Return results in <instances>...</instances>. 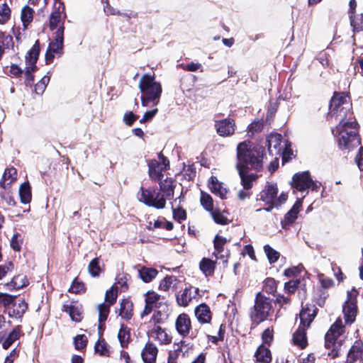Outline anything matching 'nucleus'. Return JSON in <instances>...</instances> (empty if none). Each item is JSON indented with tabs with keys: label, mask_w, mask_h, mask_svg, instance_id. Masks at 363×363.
<instances>
[{
	"label": "nucleus",
	"mask_w": 363,
	"mask_h": 363,
	"mask_svg": "<svg viewBox=\"0 0 363 363\" xmlns=\"http://www.w3.org/2000/svg\"><path fill=\"white\" fill-rule=\"evenodd\" d=\"M138 87L141 92L143 106H157L159 104L162 88L161 84L155 80L154 75L143 74L139 81Z\"/></svg>",
	"instance_id": "obj_3"
},
{
	"label": "nucleus",
	"mask_w": 363,
	"mask_h": 363,
	"mask_svg": "<svg viewBox=\"0 0 363 363\" xmlns=\"http://www.w3.org/2000/svg\"><path fill=\"white\" fill-rule=\"evenodd\" d=\"M311 179L310 173L308 171L297 173L293 177L291 186L298 191H305L310 188Z\"/></svg>",
	"instance_id": "obj_14"
},
{
	"label": "nucleus",
	"mask_w": 363,
	"mask_h": 363,
	"mask_svg": "<svg viewBox=\"0 0 363 363\" xmlns=\"http://www.w3.org/2000/svg\"><path fill=\"white\" fill-rule=\"evenodd\" d=\"M157 112H158V109L157 108H153L150 111H146L144 113L142 118L140 120V123H145L147 121H151L155 117V116L157 114Z\"/></svg>",
	"instance_id": "obj_60"
},
{
	"label": "nucleus",
	"mask_w": 363,
	"mask_h": 363,
	"mask_svg": "<svg viewBox=\"0 0 363 363\" xmlns=\"http://www.w3.org/2000/svg\"><path fill=\"white\" fill-rule=\"evenodd\" d=\"M119 315L123 319L129 320L132 317V303L128 301L123 299L121 302Z\"/></svg>",
	"instance_id": "obj_40"
},
{
	"label": "nucleus",
	"mask_w": 363,
	"mask_h": 363,
	"mask_svg": "<svg viewBox=\"0 0 363 363\" xmlns=\"http://www.w3.org/2000/svg\"><path fill=\"white\" fill-rule=\"evenodd\" d=\"M157 353V347L152 342H148L142 350L141 357L145 363H154Z\"/></svg>",
	"instance_id": "obj_19"
},
{
	"label": "nucleus",
	"mask_w": 363,
	"mask_h": 363,
	"mask_svg": "<svg viewBox=\"0 0 363 363\" xmlns=\"http://www.w3.org/2000/svg\"><path fill=\"white\" fill-rule=\"evenodd\" d=\"M16 298V296L8 294L0 293V305L5 308V311L6 312Z\"/></svg>",
	"instance_id": "obj_42"
},
{
	"label": "nucleus",
	"mask_w": 363,
	"mask_h": 363,
	"mask_svg": "<svg viewBox=\"0 0 363 363\" xmlns=\"http://www.w3.org/2000/svg\"><path fill=\"white\" fill-rule=\"evenodd\" d=\"M278 194L277 184L267 183L264 188L257 195V200H260L267 206L263 208H257V212L264 210L267 212L271 211L275 208V198Z\"/></svg>",
	"instance_id": "obj_7"
},
{
	"label": "nucleus",
	"mask_w": 363,
	"mask_h": 363,
	"mask_svg": "<svg viewBox=\"0 0 363 363\" xmlns=\"http://www.w3.org/2000/svg\"><path fill=\"white\" fill-rule=\"evenodd\" d=\"M137 198L140 202L157 209H163L166 206L165 198L154 188L145 189L142 186Z\"/></svg>",
	"instance_id": "obj_5"
},
{
	"label": "nucleus",
	"mask_w": 363,
	"mask_h": 363,
	"mask_svg": "<svg viewBox=\"0 0 363 363\" xmlns=\"http://www.w3.org/2000/svg\"><path fill=\"white\" fill-rule=\"evenodd\" d=\"M160 296L155 292H148L145 297V306L141 313L142 316L148 315L153 308L159 307Z\"/></svg>",
	"instance_id": "obj_20"
},
{
	"label": "nucleus",
	"mask_w": 363,
	"mask_h": 363,
	"mask_svg": "<svg viewBox=\"0 0 363 363\" xmlns=\"http://www.w3.org/2000/svg\"><path fill=\"white\" fill-rule=\"evenodd\" d=\"M21 335V328L17 326L11 331L7 337L3 340L2 347L4 350H8L16 340H18Z\"/></svg>",
	"instance_id": "obj_35"
},
{
	"label": "nucleus",
	"mask_w": 363,
	"mask_h": 363,
	"mask_svg": "<svg viewBox=\"0 0 363 363\" xmlns=\"http://www.w3.org/2000/svg\"><path fill=\"white\" fill-rule=\"evenodd\" d=\"M138 116L134 114L132 111L125 113L123 116V121L127 125H132L133 123L138 119Z\"/></svg>",
	"instance_id": "obj_62"
},
{
	"label": "nucleus",
	"mask_w": 363,
	"mask_h": 363,
	"mask_svg": "<svg viewBox=\"0 0 363 363\" xmlns=\"http://www.w3.org/2000/svg\"><path fill=\"white\" fill-rule=\"evenodd\" d=\"M55 6L56 10L52 12L50 17V28L54 31L53 35H57L59 33L64 35V18L62 13L64 11L65 7L60 0H55Z\"/></svg>",
	"instance_id": "obj_9"
},
{
	"label": "nucleus",
	"mask_w": 363,
	"mask_h": 363,
	"mask_svg": "<svg viewBox=\"0 0 363 363\" xmlns=\"http://www.w3.org/2000/svg\"><path fill=\"white\" fill-rule=\"evenodd\" d=\"M177 279L174 276L166 277L164 279L160 281V289L167 291L171 288L174 287Z\"/></svg>",
	"instance_id": "obj_46"
},
{
	"label": "nucleus",
	"mask_w": 363,
	"mask_h": 363,
	"mask_svg": "<svg viewBox=\"0 0 363 363\" xmlns=\"http://www.w3.org/2000/svg\"><path fill=\"white\" fill-rule=\"evenodd\" d=\"M355 162L360 171H363V147H360L354 158Z\"/></svg>",
	"instance_id": "obj_64"
},
{
	"label": "nucleus",
	"mask_w": 363,
	"mask_h": 363,
	"mask_svg": "<svg viewBox=\"0 0 363 363\" xmlns=\"http://www.w3.org/2000/svg\"><path fill=\"white\" fill-rule=\"evenodd\" d=\"M40 53V44L39 41L36 40L31 49L27 52L26 55L25 68V83L27 86H32L34 81V76L33 73L37 69L36 62L38 60Z\"/></svg>",
	"instance_id": "obj_6"
},
{
	"label": "nucleus",
	"mask_w": 363,
	"mask_h": 363,
	"mask_svg": "<svg viewBox=\"0 0 363 363\" xmlns=\"http://www.w3.org/2000/svg\"><path fill=\"white\" fill-rule=\"evenodd\" d=\"M11 247L15 251H19L21 248L22 240L19 233H15L11 239Z\"/></svg>",
	"instance_id": "obj_55"
},
{
	"label": "nucleus",
	"mask_w": 363,
	"mask_h": 363,
	"mask_svg": "<svg viewBox=\"0 0 363 363\" xmlns=\"http://www.w3.org/2000/svg\"><path fill=\"white\" fill-rule=\"evenodd\" d=\"M306 329L299 326L293 335L294 344L298 346L301 349L305 348L307 345Z\"/></svg>",
	"instance_id": "obj_31"
},
{
	"label": "nucleus",
	"mask_w": 363,
	"mask_h": 363,
	"mask_svg": "<svg viewBox=\"0 0 363 363\" xmlns=\"http://www.w3.org/2000/svg\"><path fill=\"white\" fill-rule=\"evenodd\" d=\"M50 82V77L45 75L42 79L35 85L34 91L37 94H42L46 89L48 84Z\"/></svg>",
	"instance_id": "obj_48"
},
{
	"label": "nucleus",
	"mask_w": 363,
	"mask_h": 363,
	"mask_svg": "<svg viewBox=\"0 0 363 363\" xmlns=\"http://www.w3.org/2000/svg\"><path fill=\"white\" fill-rule=\"evenodd\" d=\"M147 334L150 338L158 341L160 344L166 345L172 341V337L159 325H154Z\"/></svg>",
	"instance_id": "obj_16"
},
{
	"label": "nucleus",
	"mask_w": 363,
	"mask_h": 363,
	"mask_svg": "<svg viewBox=\"0 0 363 363\" xmlns=\"http://www.w3.org/2000/svg\"><path fill=\"white\" fill-rule=\"evenodd\" d=\"M208 186L213 194L222 199H226L228 191L223 186V184L220 182L216 177L212 176L209 179Z\"/></svg>",
	"instance_id": "obj_22"
},
{
	"label": "nucleus",
	"mask_w": 363,
	"mask_h": 363,
	"mask_svg": "<svg viewBox=\"0 0 363 363\" xmlns=\"http://www.w3.org/2000/svg\"><path fill=\"white\" fill-rule=\"evenodd\" d=\"M264 149L254 146L250 141H244L238 145L236 168L238 171L243 189L238 193L240 200H245L251 195L250 189L257 177L255 174H248L247 169L259 170L262 168Z\"/></svg>",
	"instance_id": "obj_2"
},
{
	"label": "nucleus",
	"mask_w": 363,
	"mask_h": 363,
	"mask_svg": "<svg viewBox=\"0 0 363 363\" xmlns=\"http://www.w3.org/2000/svg\"><path fill=\"white\" fill-rule=\"evenodd\" d=\"M62 311L67 313L73 321L80 322L82 319L81 309L72 304H65L62 306Z\"/></svg>",
	"instance_id": "obj_33"
},
{
	"label": "nucleus",
	"mask_w": 363,
	"mask_h": 363,
	"mask_svg": "<svg viewBox=\"0 0 363 363\" xmlns=\"http://www.w3.org/2000/svg\"><path fill=\"white\" fill-rule=\"evenodd\" d=\"M272 303L269 298L262 295L257 294L255 306L250 313V318L253 323L259 324L266 320L272 313Z\"/></svg>",
	"instance_id": "obj_4"
},
{
	"label": "nucleus",
	"mask_w": 363,
	"mask_h": 363,
	"mask_svg": "<svg viewBox=\"0 0 363 363\" xmlns=\"http://www.w3.org/2000/svg\"><path fill=\"white\" fill-rule=\"evenodd\" d=\"M34 10L28 6H24L21 9V19L24 28L32 22L33 19Z\"/></svg>",
	"instance_id": "obj_38"
},
{
	"label": "nucleus",
	"mask_w": 363,
	"mask_h": 363,
	"mask_svg": "<svg viewBox=\"0 0 363 363\" xmlns=\"http://www.w3.org/2000/svg\"><path fill=\"white\" fill-rule=\"evenodd\" d=\"M299 284L298 280H290L284 285V289L288 293L294 292Z\"/></svg>",
	"instance_id": "obj_63"
},
{
	"label": "nucleus",
	"mask_w": 363,
	"mask_h": 363,
	"mask_svg": "<svg viewBox=\"0 0 363 363\" xmlns=\"http://www.w3.org/2000/svg\"><path fill=\"white\" fill-rule=\"evenodd\" d=\"M256 361L261 363H269L272 360L270 350L264 345H260L255 352Z\"/></svg>",
	"instance_id": "obj_32"
},
{
	"label": "nucleus",
	"mask_w": 363,
	"mask_h": 363,
	"mask_svg": "<svg viewBox=\"0 0 363 363\" xmlns=\"http://www.w3.org/2000/svg\"><path fill=\"white\" fill-rule=\"evenodd\" d=\"M175 327L178 333L182 337L189 335L191 325L189 315L186 313L180 314L175 322Z\"/></svg>",
	"instance_id": "obj_17"
},
{
	"label": "nucleus",
	"mask_w": 363,
	"mask_h": 363,
	"mask_svg": "<svg viewBox=\"0 0 363 363\" xmlns=\"http://www.w3.org/2000/svg\"><path fill=\"white\" fill-rule=\"evenodd\" d=\"M138 272L140 278L145 283L150 282L158 274L157 269L146 267H141L138 269Z\"/></svg>",
	"instance_id": "obj_34"
},
{
	"label": "nucleus",
	"mask_w": 363,
	"mask_h": 363,
	"mask_svg": "<svg viewBox=\"0 0 363 363\" xmlns=\"http://www.w3.org/2000/svg\"><path fill=\"white\" fill-rule=\"evenodd\" d=\"M95 352L100 355H108V349L106 342L104 340H99L95 345Z\"/></svg>",
	"instance_id": "obj_53"
},
{
	"label": "nucleus",
	"mask_w": 363,
	"mask_h": 363,
	"mask_svg": "<svg viewBox=\"0 0 363 363\" xmlns=\"http://www.w3.org/2000/svg\"><path fill=\"white\" fill-rule=\"evenodd\" d=\"M350 24L354 32H359L363 29L362 17H358L350 14Z\"/></svg>",
	"instance_id": "obj_51"
},
{
	"label": "nucleus",
	"mask_w": 363,
	"mask_h": 363,
	"mask_svg": "<svg viewBox=\"0 0 363 363\" xmlns=\"http://www.w3.org/2000/svg\"><path fill=\"white\" fill-rule=\"evenodd\" d=\"M215 268L216 262L208 258H203L199 263V269L206 277L212 275Z\"/></svg>",
	"instance_id": "obj_36"
},
{
	"label": "nucleus",
	"mask_w": 363,
	"mask_h": 363,
	"mask_svg": "<svg viewBox=\"0 0 363 363\" xmlns=\"http://www.w3.org/2000/svg\"><path fill=\"white\" fill-rule=\"evenodd\" d=\"M161 196L165 198V201L171 200L174 197L175 188L174 182L172 179H166L160 183Z\"/></svg>",
	"instance_id": "obj_28"
},
{
	"label": "nucleus",
	"mask_w": 363,
	"mask_h": 363,
	"mask_svg": "<svg viewBox=\"0 0 363 363\" xmlns=\"http://www.w3.org/2000/svg\"><path fill=\"white\" fill-rule=\"evenodd\" d=\"M88 270L89 274L92 277H97L99 275V273L101 272V269L99 264V259L98 258H95L93 260L91 261L88 266Z\"/></svg>",
	"instance_id": "obj_52"
},
{
	"label": "nucleus",
	"mask_w": 363,
	"mask_h": 363,
	"mask_svg": "<svg viewBox=\"0 0 363 363\" xmlns=\"http://www.w3.org/2000/svg\"><path fill=\"white\" fill-rule=\"evenodd\" d=\"M199 289L198 288H193L191 286L186 288L183 293L178 296L177 298L179 305L186 306L191 301L193 298H195L199 294Z\"/></svg>",
	"instance_id": "obj_23"
},
{
	"label": "nucleus",
	"mask_w": 363,
	"mask_h": 363,
	"mask_svg": "<svg viewBox=\"0 0 363 363\" xmlns=\"http://www.w3.org/2000/svg\"><path fill=\"white\" fill-rule=\"evenodd\" d=\"M357 294L358 291L354 288L347 292V299L342 307L345 322L346 324H352L355 320L357 313L356 301Z\"/></svg>",
	"instance_id": "obj_8"
},
{
	"label": "nucleus",
	"mask_w": 363,
	"mask_h": 363,
	"mask_svg": "<svg viewBox=\"0 0 363 363\" xmlns=\"http://www.w3.org/2000/svg\"><path fill=\"white\" fill-rule=\"evenodd\" d=\"M345 329L341 319L338 318L325 334V345L328 349L335 350L337 347V338L344 333Z\"/></svg>",
	"instance_id": "obj_10"
},
{
	"label": "nucleus",
	"mask_w": 363,
	"mask_h": 363,
	"mask_svg": "<svg viewBox=\"0 0 363 363\" xmlns=\"http://www.w3.org/2000/svg\"><path fill=\"white\" fill-rule=\"evenodd\" d=\"M0 43L5 48H12L13 47L12 36L5 33H0Z\"/></svg>",
	"instance_id": "obj_54"
},
{
	"label": "nucleus",
	"mask_w": 363,
	"mask_h": 363,
	"mask_svg": "<svg viewBox=\"0 0 363 363\" xmlns=\"http://www.w3.org/2000/svg\"><path fill=\"white\" fill-rule=\"evenodd\" d=\"M181 196L176 199L174 202H171L173 218L179 223L186 219V212L184 209L180 208Z\"/></svg>",
	"instance_id": "obj_30"
},
{
	"label": "nucleus",
	"mask_w": 363,
	"mask_h": 363,
	"mask_svg": "<svg viewBox=\"0 0 363 363\" xmlns=\"http://www.w3.org/2000/svg\"><path fill=\"white\" fill-rule=\"evenodd\" d=\"M194 313L198 321L201 324L210 323L211 320V311L208 306L206 303H201L196 307Z\"/></svg>",
	"instance_id": "obj_21"
},
{
	"label": "nucleus",
	"mask_w": 363,
	"mask_h": 363,
	"mask_svg": "<svg viewBox=\"0 0 363 363\" xmlns=\"http://www.w3.org/2000/svg\"><path fill=\"white\" fill-rule=\"evenodd\" d=\"M84 290V284L74 279L69 289V292L78 294Z\"/></svg>",
	"instance_id": "obj_59"
},
{
	"label": "nucleus",
	"mask_w": 363,
	"mask_h": 363,
	"mask_svg": "<svg viewBox=\"0 0 363 363\" xmlns=\"http://www.w3.org/2000/svg\"><path fill=\"white\" fill-rule=\"evenodd\" d=\"M148 167L150 177L155 181L160 180L164 171V168L160 162L156 160H152L150 161Z\"/></svg>",
	"instance_id": "obj_27"
},
{
	"label": "nucleus",
	"mask_w": 363,
	"mask_h": 363,
	"mask_svg": "<svg viewBox=\"0 0 363 363\" xmlns=\"http://www.w3.org/2000/svg\"><path fill=\"white\" fill-rule=\"evenodd\" d=\"M264 251L270 264L275 263L278 260V259L280 256L279 252H277V250H274L269 245H265L264 246Z\"/></svg>",
	"instance_id": "obj_44"
},
{
	"label": "nucleus",
	"mask_w": 363,
	"mask_h": 363,
	"mask_svg": "<svg viewBox=\"0 0 363 363\" xmlns=\"http://www.w3.org/2000/svg\"><path fill=\"white\" fill-rule=\"evenodd\" d=\"M360 358L363 363V343L362 341H355L348 352L347 362L352 363Z\"/></svg>",
	"instance_id": "obj_25"
},
{
	"label": "nucleus",
	"mask_w": 363,
	"mask_h": 363,
	"mask_svg": "<svg viewBox=\"0 0 363 363\" xmlns=\"http://www.w3.org/2000/svg\"><path fill=\"white\" fill-rule=\"evenodd\" d=\"M303 198L297 199L292 208L284 216V219L281 220V227L284 229H287L296 220L298 213H299L302 206Z\"/></svg>",
	"instance_id": "obj_15"
},
{
	"label": "nucleus",
	"mask_w": 363,
	"mask_h": 363,
	"mask_svg": "<svg viewBox=\"0 0 363 363\" xmlns=\"http://www.w3.org/2000/svg\"><path fill=\"white\" fill-rule=\"evenodd\" d=\"M168 317V314L167 312L165 311H155L153 315H152V320H154L155 323H161V322H163L164 320H165Z\"/></svg>",
	"instance_id": "obj_61"
},
{
	"label": "nucleus",
	"mask_w": 363,
	"mask_h": 363,
	"mask_svg": "<svg viewBox=\"0 0 363 363\" xmlns=\"http://www.w3.org/2000/svg\"><path fill=\"white\" fill-rule=\"evenodd\" d=\"M130 337L128 328L122 325L118 333V338L122 347H126L128 346Z\"/></svg>",
	"instance_id": "obj_41"
},
{
	"label": "nucleus",
	"mask_w": 363,
	"mask_h": 363,
	"mask_svg": "<svg viewBox=\"0 0 363 363\" xmlns=\"http://www.w3.org/2000/svg\"><path fill=\"white\" fill-rule=\"evenodd\" d=\"M214 252L217 254L223 252L224 245L227 242V240L221 236L216 235L214 238Z\"/></svg>",
	"instance_id": "obj_49"
},
{
	"label": "nucleus",
	"mask_w": 363,
	"mask_h": 363,
	"mask_svg": "<svg viewBox=\"0 0 363 363\" xmlns=\"http://www.w3.org/2000/svg\"><path fill=\"white\" fill-rule=\"evenodd\" d=\"M17 170L14 167L6 168L0 181V186L6 189L9 185L16 180Z\"/></svg>",
	"instance_id": "obj_29"
},
{
	"label": "nucleus",
	"mask_w": 363,
	"mask_h": 363,
	"mask_svg": "<svg viewBox=\"0 0 363 363\" xmlns=\"http://www.w3.org/2000/svg\"><path fill=\"white\" fill-rule=\"evenodd\" d=\"M268 151L272 156H281L284 144L282 143V136L279 133H271L267 139Z\"/></svg>",
	"instance_id": "obj_12"
},
{
	"label": "nucleus",
	"mask_w": 363,
	"mask_h": 363,
	"mask_svg": "<svg viewBox=\"0 0 363 363\" xmlns=\"http://www.w3.org/2000/svg\"><path fill=\"white\" fill-rule=\"evenodd\" d=\"M118 297V287L113 285L105 294V303L111 306L116 301Z\"/></svg>",
	"instance_id": "obj_43"
},
{
	"label": "nucleus",
	"mask_w": 363,
	"mask_h": 363,
	"mask_svg": "<svg viewBox=\"0 0 363 363\" xmlns=\"http://www.w3.org/2000/svg\"><path fill=\"white\" fill-rule=\"evenodd\" d=\"M328 115L331 118L340 119L339 123L332 130L339 148L351 151L359 147L360 138L358 135V124L353 116L351 104L346 95L341 93L334 94L330 100Z\"/></svg>",
	"instance_id": "obj_1"
},
{
	"label": "nucleus",
	"mask_w": 363,
	"mask_h": 363,
	"mask_svg": "<svg viewBox=\"0 0 363 363\" xmlns=\"http://www.w3.org/2000/svg\"><path fill=\"white\" fill-rule=\"evenodd\" d=\"M200 201L202 206L206 211L210 212L213 210V199L208 194L201 191Z\"/></svg>",
	"instance_id": "obj_45"
},
{
	"label": "nucleus",
	"mask_w": 363,
	"mask_h": 363,
	"mask_svg": "<svg viewBox=\"0 0 363 363\" xmlns=\"http://www.w3.org/2000/svg\"><path fill=\"white\" fill-rule=\"evenodd\" d=\"M28 308V305L23 299L16 298L11 306L6 311L11 318H20L23 316Z\"/></svg>",
	"instance_id": "obj_18"
},
{
	"label": "nucleus",
	"mask_w": 363,
	"mask_h": 363,
	"mask_svg": "<svg viewBox=\"0 0 363 363\" xmlns=\"http://www.w3.org/2000/svg\"><path fill=\"white\" fill-rule=\"evenodd\" d=\"M263 128V123L257 121H253L248 125V133L254 135L255 133H258L262 130Z\"/></svg>",
	"instance_id": "obj_58"
},
{
	"label": "nucleus",
	"mask_w": 363,
	"mask_h": 363,
	"mask_svg": "<svg viewBox=\"0 0 363 363\" xmlns=\"http://www.w3.org/2000/svg\"><path fill=\"white\" fill-rule=\"evenodd\" d=\"M74 342L76 349L81 350L86 347L87 338L84 335H79L74 337Z\"/></svg>",
	"instance_id": "obj_56"
},
{
	"label": "nucleus",
	"mask_w": 363,
	"mask_h": 363,
	"mask_svg": "<svg viewBox=\"0 0 363 363\" xmlns=\"http://www.w3.org/2000/svg\"><path fill=\"white\" fill-rule=\"evenodd\" d=\"M11 9L7 4L0 5V24H5L10 18Z\"/></svg>",
	"instance_id": "obj_47"
},
{
	"label": "nucleus",
	"mask_w": 363,
	"mask_h": 363,
	"mask_svg": "<svg viewBox=\"0 0 363 363\" xmlns=\"http://www.w3.org/2000/svg\"><path fill=\"white\" fill-rule=\"evenodd\" d=\"M273 330L269 328L264 330L262 335L263 344L269 345L273 341Z\"/></svg>",
	"instance_id": "obj_57"
},
{
	"label": "nucleus",
	"mask_w": 363,
	"mask_h": 363,
	"mask_svg": "<svg viewBox=\"0 0 363 363\" xmlns=\"http://www.w3.org/2000/svg\"><path fill=\"white\" fill-rule=\"evenodd\" d=\"M28 284L26 277L23 274L15 276L10 282L4 284L6 290L13 291L20 289Z\"/></svg>",
	"instance_id": "obj_26"
},
{
	"label": "nucleus",
	"mask_w": 363,
	"mask_h": 363,
	"mask_svg": "<svg viewBox=\"0 0 363 363\" xmlns=\"http://www.w3.org/2000/svg\"><path fill=\"white\" fill-rule=\"evenodd\" d=\"M235 123L234 120L231 118H225L216 121L215 128L220 136L228 137L234 134Z\"/></svg>",
	"instance_id": "obj_13"
},
{
	"label": "nucleus",
	"mask_w": 363,
	"mask_h": 363,
	"mask_svg": "<svg viewBox=\"0 0 363 363\" xmlns=\"http://www.w3.org/2000/svg\"><path fill=\"white\" fill-rule=\"evenodd\" d=\"M19 196L23 203H29L31 201V189L28 182L23 183L19 188Z\"/></svg>",
	"instance_id": "obj_37"
},
{
	"label": "nucleus",
	"mask_w": 363,
	"mask_h": 363,
	"mask_svg": "<svg viewBox=\"0 0 363 363\" xmlns=\"http://www.w3.org/2000/svg\"><path fill=\"white\" fill-rule=\"evenodd\" d=\"M211 213V216L213 219V220L220 225H225L228 223V219L227 217L224 215L223 213L220 212L217 210H212V211H210Z\"/></svg>",
	"instance_id": "obj_50"
},
{
	"label": "nucleus",
	"mask_w": 363,
	"mask_h": 363,
	"mask_svg": "<svg viewBox=\"0 0 363 363\" xmlns=\"http://www.w3.org/2000/svg\"><path fill=\"white\" fill-rule=\"evenodd\" d=\"M111 306L103 303L98 306L99 310V328L101 329L105 321L106 320L110 312Z\"/></svg>",
	"instance_id": "obj_39"
},
{
	"label": "nucleus",
	"mask_w": 363,
	"mask_h": 363,
	"mask_svg": "<svg viewBox=\"0 0 363 363\" xmlns=\"http://www.w3.org/2000/svg\"><path fill=\"white\" fill-rule=\"evenodd\" d=\"M63 43L64 35H61V33L54 35V39L49 43L45 53L46 64L51 63L55 55L61 56L63 54Z\"/></svg>",
	"instance_id": "obj_11"
},
{
	"label": "nucleus",
	"mask_w": 363,
	"mask_h": 363,
	"mask_svg": "<svg viewBox=\"0 0 363 363\" xmlns=\"http://www.w3.org/2000/svg\"><path fill=\"white\" fill-rule=\"evenodd\" d=\"M315 316V311L313 307L303 308L299 313L300 326L308 328Z\"/></svg>",
	"instance_id": "obj_24"
}]
</instances>
